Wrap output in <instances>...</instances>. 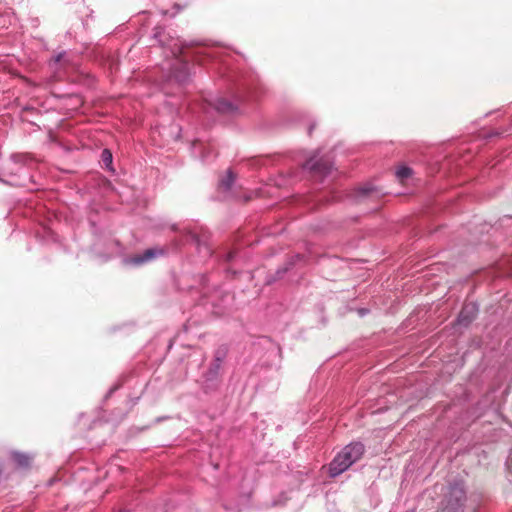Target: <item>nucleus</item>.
<instances>
[{
    "label": "nucleus",
    "mask_w": 512,
    "mask_h": 512,
    "mask_svg": "<svg viewBox=\"0 0 512 512\" xmlns=\"http://www.w3.org/2000/svg\"><path fill=\"white\" fill-rule=\"evenodd\" d=\"M364 453V446L359 442L351 443L339 452L330 463V475L335 477L346 471L353 463L358 461Z\"/></svg>",
    "instance_id": "1"
},
{
    "label": "nucleus",
    "mask_w": 512,
    "mask_h": 512,
    "mask_svg": "<svg viewBox=\"0 0 512 512\" xmlns=\"http://www.w3.org/2000/svg\"><path fill=\"white\" fill-rule=\"evenodd\" d=\"M465 499V490L462 483L450 485L442 501V512H460Z\"/></svg>",
    "instance_id": "2"
},
{
    "label": "nucleus",
    "mask_w": 512,
    "mask_h": 512,
    "mask_svg": "<svg viewBox=\"0 0 512 512\" xmlns=\"http://www.w3.org/2000/svg\"><path fill=\"white\" fill-rule=\"evenodd\" d=\"M303 168L314 175L325 176L331 168L329 159L320 156V151L314 152L303 164Z\"/></svg>",
    "instance_id": "3"
},
{
    "label": "nucleus",
    "mask_w": 512,
    "mask_h": 512,
    "mask_svg": "<svg viewBox=\"0 0 512 512\" xmlns=\"http://www.w3.org/2000/svg\"><path fill=\"white\" fill-rule=\"evenodd\" d=\"M226 51L223 47L219 46H200L194 52V59L199 64H204L206 59H219L223 61Z\"/></svg>",
    "instance_id": "4"
},
{
    "label": "nucleus",
    "mask_w": 512,
    "mask_h": 512,
    "mask_svg": "<svg viewBox=\"0 0 512 512\" xmlns=\"http://www.w3.org/2000/svg\"><path fill=\"white\" fill-rule=\"evenodd\" d=\"M164 253L163 249L160 248H149L141 254L129 256L124 258L123 262L128 266H141L145 263L152 261L158 256Z\"/></svg>",
    "instance_id": "5"
},
{
    "label": "nucleus",
    "mask_w": 512,
    "mask_h": 512,
    "mask_svg": "<svg viewBox=\"0 0 512 512\" xmlns=\"http://www.w3.org/2000/svg\"><path fill=\"white\" fill-rule=\"evenodd\" d=\"M206 103L209 107L215 109L221 114L232 115L235 114L238 110V105L236 103L231 102L223 97L207 99Z\"/></svg>",
    "instance_id": "6"
},
{
    "label": "nucleus",
    "mask_w": 512,
    "mask_h": 512,
    "mask_svg": "<svg viewBox=\"0 0 512 512\" xmlns=\"http://www.w3.org/2000/svg\"><path fill=\"white\" fill-rule=\"evenodd\" d=\"M171 77L179 83H184L189 77V64L182 58H175L171 67Z\"/></svg>",
    "instance_id": "7"
},
{
    "label": "nucleus",
    "mask_w": 512,
    "mask_h": 512,
    "mask_svg": "<svg viewBox=\"0 0 512 512\" xmlns=\"http://www.w3.org/2000/svg\"><path fill=\"white\" fill-rule=\"evenodd\" d=\"M477 312L478 308L475 303H466L458 316L459 324L467 326L476 317Z\"/></svg>",
    "instance_id": "8"
},
{
    "label": "nucleus",
    "mask_w": 512,
    "mask_h": 512,
    "mask_svg": "<svg viewBox=\"0 0 512 512\" xmlns=\"http://www.w3.org/2000/svg\"><path fill=\"white\" fill-rule=\"evenodd\" d=\"M193 154L199 156L202 160L209 158V153L212 150V145L204 144L202 141H195L192 145Z\"/></svg>",
    "instance_id": "9"
},
{
    "label": "nucleus",
    "mask_w": 512,
    "mask_h": 512,
    "mask_svg": "<svg viewBox=\"0 0 512 512\" xmlns=\"http://www.w3.org/2000/svg\"><path fill=\"white\" fill-rule=\"evenodd\" d=\"M11 459L16 463V465L20 468H27L30 466L33 457L29 454L12 451L11 452Z\"/></svg>",
    "instance_id": "10"
},
{
    "label": "nucleus",
    "mask_w": 512,
    "mask_h": 512,
    "mask_svg": "<svg viewBox=\"0 0 512 512\" xmlns=\"http://www.w3.org/2000/svg\"><path fill=\"white\" fill-rule=\"evenodd\" d=\"M235 181V175L228 171L227 175L221 179L220 185L223 189L229 190Z\"/></svg>",
    "instance_id": "11"
},
{
    "label": "nucleus",
    "mask_w": 512,
    "mask_h": 512,
    "mask_svg": "<svg viewBox=\"0 0 512 512\" xmlns=\"http://www.w3.org/2000/svg\"><path fill=\"white\" fill-rule=\"evenodd\" d=\"M374 188L371 184H365L361 187H359L355 193L356 198H361L370 195L373 192Z\"/></svg>",
    "instance_id": "12"
},
{
    "label": "nucleus",
    "mask_w": 512,
    "mask_h": 512,
    "mask_svg": "<svg viewBox=\"0 0 512 512\" xmlns=\"http://www.w3.org/2000/svg\"><path fill=\"white\" fill-rule=\"evenodd\" d=\"M412 174V170L409 167H400L396 171V176L399 180L404 181L409 178Z\"/></svg>",
    "instance_id": "13"
},
{
    "label": "nucleus",
    "mask_w": 512,
    "mask_h": 512,
    "mask_svg": "<svg viewBox=\"0 0 512 512\" xmlns=\"http://www.w3.org/2000/svg\"><path fill=\"white\" fill-rule=\"evenodd\" d=\"M102 162L106 167L112 163V154L109 150H104L102 152Z\"/></svg>",
    "instance_id": "14"
},
{
    "label": "nucleus",
    "mask_w": 512,
    "mask_h": 512,
    "mask_svg": "<svg viewBox=\"0 0 512 512\" xmlns=\"http://www.w3.org/2000/svg\"><path fill=\"white\" fill-rule=\"evenodd\" d=\"M64 55H65L64 53H60V54H58V55L55 57L54 61H55L56 63L60 62V61L64 58Z\"/></svg>",
    "instance_id": "15"
},
{
    "label": "nucleus",
    "mask_w": 512,
    "mask_h": 512,
    "mask_svg": "<svg viewBox=\"0 0 512 512\" xmlns=\"http://www.w3.org/2000/svg\"><path fill=\"white\" fill-rule=\"evenodd\" d=\"M120 512H129V511H126V510H122V511H120Z\"/></svg>",
    "instance_id": "16"
}]
</instances>
